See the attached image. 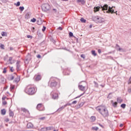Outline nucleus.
I'll return each mask as SVG.
<instances>
[{"instance_id":"39","label":"nucleus","mask_w":131,"mask_h":131,"mask_svg":"<svg viewBox=\"0 0 131 131\" xmlns=\"http://www.w3.org/2000/svg\"><path fill=\"white\" fill-rule=\"evenodd\" d=\"M36 21V19H35V18H33L31 20V22H33V23H34Z\"/></svg>"},{"instance_id":"63","label":"nucleus","mask_w":131,"mask_h":131,"mask_svg":"<svg viewBox=\"0 0 131 131\" xmlns=\"http://www.w3.org/2000/svg\"><path fill=\"white\" fill-rule=\"evenodd\" d=\"M128 93H131V89L130 88L128 89Z\"/></svg>"},{"instance_id":"23","label":"nucleus","mask_w":131,"mask_h":131,"mask_svg":"<svg viewBox=\"0 0 131 131\" xmlns=\"http://www.w3.org/2000/svg\"><path fill=\"white\" fill-rule=\"evenodd\" d=\"M68 105H70V104L67 103V104H65L64 105L60 107V109H61V110H63V109H64V108H65L66 107H67V106H68Z\"/></svg>"},{"instance_id":"1","label":"nucleus","mask_w":131,"mask_h":131,"mask_svg":"<svg viewBox=\"0 0 131 131\" xmlns=\"http://www.w3.org/2000/svg\"><path fill=\"white\" fill-rule=\"evenodd\" d=\"M96 110L100 113L103 117H108V116H109V112L106 106L104 105H100L96 107Z\"/></svg>"},{"instance_id":"26","label":"nucleus","mask_w":131,"mask_h":131,"mask_svg":"<svg viewBox=\"0 0 131 131\" xmlns=\"http://www.w3.org/2000/svg\"><path fill=\"white\" fill-rule=\"evenodd\" d=\"M15 89V86L14 85H10V91L11 92H13V90Z\"/></svg>"},{"instance_id":"7","label":"nucleus","mask_w":131,"mask_h":131,"mask_svg":"<svg viewBox=\"0 0 131 131\" xmlns=\"http://www.w3.org/2000/svg\"><path fill=\"white\" fill-rule=\"evenodd\" d=\"M37 109L39 110V111H43L45 110V106L41 103H39L37 105Z\"/></svg>"},{"instance_id":"42","label":"nucleus","mask_w":131,"mask_h":131,"mask_svg":"<svg viewBox=\"0 0 131 131\" xmlns=\"http://www.w3.org/2000/svg\"><path fill=\"white\" fill-rule=\"evenodd\" d=\"M1 49H2V50H5V45L1 44Z\"/></svg>"},{"instance_id":"37","label":"nucleus","mask_w":131,"mask_h":131,"mask_svg":"<svg viewBox=\"0 0 131 131\" xmlns=\"http://www.w3.org/2000/svg\"><path fill=\"white\" fill-rule=\"evenodd\" d=\"M52 11H53V14H56V13H57V12H58V10H57V9H56L55 8L53 9Z\"/></svg>"},{"instance_id":"64","label":"nucleus","mask_w":131,"mask_h":131,"mask_svg":"<svg viewBox=\"0 0 131 131\" xmlns=\"http://www.w3.org/2000/svg\"><path fill=\"white\" fill-rule=\"evenodd\" d=\"M122 126H123V124H120V127H122Z\"/></svg>"},{"instance_id":"13","label":"nucleus","mask_w":131,"mask_h":131,"mask_svg":"<svg viewBox=\"0 0 131 131\" xmlns=\"http://www.w3.org/2000/svg\"><path fill=\"white\" fill-rule=\"evenodd\" d=\"M27 127L28 128H32L33 127V124L31 123H28L27 125Z\"/></svg>"},{"instance_id":"12","label":"nucleus","mask_w":131,"mask_h":131,"mask_svg":"<svg viewBox=\"0 0 131 131\" xmlns=\"http://www.w3.org/2000/svg\"><path fill=\"white\" fill-rule=\"evenodd\" d=\"M78 88L79 89V90H80V91H82L83 92V91H84L85 89V86H82V85H79Z\"/></svg>"},{"instance_id":"30","label":"nucleus","mask_w":131,"mask_h":131,"mask_svg":"<svg viewBox=\"0 0 131 131\" xmlns=\"http://www.w3.org/2000/svg\"><path fill=\"white\" fill-rule=\"evenodd\" d=\"M92 130H98V129H99V127H96V126L92 127Z\"/></svg>"},{"instance_id":"35","label":"nucleus","mask_w":131,"mask_h":131,"mask_svg":"<svg viewBox=\"0 0 131 131\" xmlns=\"http://www.w3.org/2000/svg\"><path fill=\"white\" fill-rule=\"evenodd\" d=\"M126 106V105L124 103H123L121 105V108H123V109H124L125 108Z\"/></svg>"},{"instance_id":"49","label":"nucleus","mask_w":131,"mask_h":131,"mask_svg":"<svg viewBox=\"0 0 131 131\" xmlns=\"http://www.w3.org/2000/svg\"><path fill=\"white\" fill-rule=\"evenodd\" d=\"M6 98H7V96H3V97H2V100H3V101H5V100H6Z\"/></svg>"},{"instance_id":"50","label":"nucleus","mask_w":131,"mask_h":131,"mask_svg":"<svg viewBox=\"0 0 131 131\" xmlns=\"http://www.w3.org/2000/svg\"><path fill=\"white\" fill-rule=\"evenodd\" d=\"M39 119L40 120H43V119H46V117H42L39 118Z\"/></svg>"},{"instance_id":"41","label":"nucleus","mask_w":131,"mask_h":131,"mask_svg":"<svg viewBox=\"0 0 131 131\" xmlns=\"http://www.w3.org/2000/svg\"><path fill=\"white\" fill-rule=\"evenodd\" d=\"M20 11H24V7L23 6H20L19 8Z\"/></svg>"},{"instance_id":"44","label":"nucleus","mask_w":131,"mask_h":131,"mask_svg":"<svg viewBox=\"0 0 131 131\" xmlns=\"http://www.w3.org/2000/svg\"><path fill=\"white\" fill-rule=\"evenodd\" d=\"M41 131H47V128H42L40 129Z\"/></svg>"},{"instance_id":"31","label":"nucleus","mask_w":131,"mask_h":131,"mask_svg":"<svg viewBox=\"0 0 131 131\" xmlns=\"http://www.w3.org/2000/svg\"><path fill=\"white\" fill-rule=\"evenodd\" d=\"M1 82L3 84L6 83V79L1 78Z\"/></svg>"},{"instance_id":"47","label":"nucleus","mask_w":131,"mask_h":131,"mask_svg":"<svg viewBox=\"0 0 131 131\" xmlns=\"http://www.w3.org/2000/svg\"><path fill=\"white\" fill-rule=\"evenodd\" d=\"M46 29H47V28L43 26V28L42 29V31H46Z\"/></svg>"},{"instance_id":"9","label":"nucleus","mask_w":131,"mask_h":131,"mask_svg":"<svg viewBox=\"0 0 131 131\" xmlns=\"http://www.w3.org/2000/svg\"><path fill=\"white\" fill-rule=\"evenodd\" d=\"M20 61H17L16 63V70H17V71H18V70H20Z\"/></svg>"},{"instance_id":"11","label":"nucleus","mask_w":131,"mask_h":131,"mask_svg":"<svg viewBox=\"0 0 131 131\" xmlns=\"http://www.w3.org/2000/svg\"><path fill=\"white\" fill-rule=\"evenodd\" d=\"M9 61L10 62V64H14L15 63V60L13 59V57H9Z\"/></svg>"},{"instance_id":"25","label":"nucleus","mask_w":131,"mask_h":131,"mask_svg":"<svg viewBox=\"0 0 131 131\" xmlns=\"http://www.w3.org/2000/svg\"><path fill=\"white\" fill-rule=\"evenodd\" d=\"M117 102H115L112 103V105L114 108H116L117 107Z\"/></svg>"},{"instance_id":"8","label":"nucleus","mask_w":131,"mask_h":131,"mask_svg":"<svg viewBox=\"0 0 131 131\" xmlns=\"http://www.w3.org/2000/svg\"><path fill=\"white\" fill-rule=\"evenodd\" d=\"M51 95L52 97V99H53L54 100H57V99H58L59 96L58 95V94L57 93H55V92H54V91H52L51 93Z\"/></svg>"},{"instance_id":"54","label":"nucleus","mask_w":131,"mask_h":131,"mask_svg":"<svg viewBox=\"0 0 131 131\" xmlns=\"http://www.w3.org/2000/svg\"><path fill=\"white\" fill-rule=\"evenodd\" d=\"M60 111H62V110L61 109L60 107H59V108L57 110V112H60Z\"/></svg>"},{"instance_id":"40","label":"nucleus","mask_w":131,"mask_h":131,"mask_svg":"<svg viewBox=\"0 0 131 131\" xmlns=\"http://www.w3.org/2000/svg\"><path fill=\"white\" fill-rule=\"evenodd\" d=\"M3 73H7V68H4L3 69Z\"/></svg>"},{"instance_id":"43","label":"nucleus","mask_w":131,"mask_h":131,"mask_svg":"<svg viewBox=\"0 0 131 131\" xmlns=\"http://www.w3.org/2000/svg\"><path fill=\"white\" fill-rule=\"evenodd\" d=\"M69 36H70V37H72V36H73V33L70 32L69 33Z\"/></svg>"},{"instance_id":"16","label":"nucleus","mask_w":131,"mask_h":131,"mask_svg":"<svg viewBox=\"0 0 131 131\" xmlns=\"http://www.w3.org/2000/svg\"><path fill=\"white\" fill-rule=\"evenodd\" d=\"M22 111H23V112H25L26 113H28V114H30V113H29V111L28 110H27V109H26L25 108H23L21 109Z\"/></svg>"},{"instance_id":"33","label":"nucleus","mask_w":131,"mask_h":131,"mask_svg":"<svg viewBox=\"0 0 131 131\" xmlns=\"http://www.w3.org/2000/svg\"><path fill=\"white\" fill-rule=\"evenodd\" d=\"M54 127H47L46 129L47 130H51V129H53Z\"/></svg>"},{"instance_id":"38","label":"nucleus","mask_w":131,"mask_h":131,"mask_svg":"<svg viewBox=\"0 0 131 131\" xmlns=\"http://www.w3.org/2000/svg\"><path fill=\"white\" fill-rule=\"evenodd\" d=\"M84 93H83L82 94H81V95H80L79 96L75 97L74 99H77L78 98H80V97H81V96H83V95H84Z\"/></svg>"},{"instance_id":"59","label":"nucleus","mask_w":131,"mask_h":131,"mask_svg":"<svg viewBox=\"0 0 131 131\" xmlns=\"http://www.w3.org/2000/svg\"><path fill=\"white\" fill-rule=\"evenodd\" d=\"M10 71H11V72H13L14 70L13 69V67H11V68Z\"/></svg>"},{"instance_id":"62","label":"nucleus","mask_w":131,"mask_h":131,"mask_svg":"<svg viewBox=\"0 0 131 131\" xmlns=\"http://www.w3.org/2000/svg\"><path fill=\"white\" fill-rule=\"evenodd\" d=\"M4 61H7L8 58L7 57H4Z\"/></svg>"},{"instance_id":"58","label":"nucleus","mask_w":131,"mask_h":131,"mask_svg":"<svg viewBox=\"0 0 131 131\" xmlns=\"http://www.w3.org/2000/svg\"><path fill=\"white\" fill-rule=\"evenodd\" d=\"M2 3H5L6 2H8V0H2Z\"/></svg>"},{"instance_id":"5","label":"nucleus","mask_w":131,"mask_h":131,"mask_svg":"<svg viewBox=\"0 0 131 131\" xmlns=\"http://www.w3.org/2000/svg\"><path fill=\"white\" fill-rule=\"evenodd\" d=\"M93 21L96 22V23H102L104 22V19L102 17L99 16H93L92 17Z\"/></svg>"},{"instance_id":"53","label":"nucleus","mask_w":131,"mask_h":131,"mask_svg":"<svg viewBox=\"0 0 131 131\" xmlns=\"http://www.w3.org/2000/svg\"><path fill=\"white\" fill-rule=\"evenodd\" d=\"M37 58H38V59H40V58H41V55H37Z\"/></svg>"},{"instance_id":"19","label":"nucleus","mask_w":131,"mask_h":131,"mask_svg":"<svg viewBox=\"0 0 131 131\" xmlns=\"http://www.w3.org/2000/svg\"><path fill=\"white\" fill-rule=\"evenodd\" d=\"M100 8H101V7H99V6L94 7V11L98 12V11H99V10H100Z\"/></svg>"},{"instance_id":"52","label":"nucleus","mask_w":131,"mask_h":131,"mask_svg":"<svg viewBox=\"0 0 131 131\" xmlns=\"http://www.w3.org/2000/svg\"><path fill=\"white\" fill-rule=\"evenodd\" d=\"M27 37H28V38H32V36H31L30 35H28Z\"/></svg>"},{"instance_id":"24","label":"nucleus","mask_w":131,"mask_h":131,"mask_svg":"<svg viewBox=\"0 0 131 131\" xmlns=\"http://www.w3.org/2000/svg\"><path fill=\"white\" fill-rule=\"evenodd\" d=\"M9 116L10 117H12L13 118V117H14V113L13 112V111H10L9 113Z\"/></svg>"},{"instance_id":"46","label":"nucleus","mask_w":131,"mask_h":131,"mask_svg":"<svg viewBox=\"0 0 131 131\" xmlns=\"http://www.w3.org/2000/svg\"><path fill=\"white\" fill-rule=\"evenodd\" d=\"M14 76L13 75L11 76L10 78V80H13V79H14Z\"/></svg>"},{"instance_id":"18","label":"nucleus","mask_w":131,"mask_h":131,"mask_svg":"<svg viewBox=\"0 0 131 131\" xmlns=\"http://www.w3.org/2000/svg\"><path fill=\"white\" fill-rule=\"evenodd\" d=\"M6 109H3L1 110V114L2 115H6Z\"/></svg>"},{"instance_id":"2","label":"nucleus","mask_w":131,"mask_h":131,"mask_svg":"<svg viewBox=\"0 0 131 131\" xmlns=\"http://www.w3.org/2000/svg\"><path fill=\"white\" fill-rule=\"evenodd\" d=\"M100 7L101 8L102 11H106V13L108 14L111 13V14H113L115 13L116 14L117 11L114 12V9H113V7H108V5L105 4L103 6L101 5Z\"/></svg>"},{"instance_id":"27","label":"nucleus","mask_w":131,"mask_h":131,"mask_svg":"<svg viewBox=\"0 0 131 131\" xmlns=\"http://www.w3.org/2000/svg\"><path fill=\"white\" fill-rule=\"evenodd\" d=\"M91 53H92V55H93V56H97V53H96V51H95V50H92V51H91Z\"/></svg>"},{"instance_id":"3","label":"nucleus","mask_w":131,"mask_h":131,"mask_svg":"<svg viewBox=\"0 0 131 131\" xmlns=\"http://www.w3.org/2000/svg\"><path fill=\"white\" fill-rule=\"evenodd\" d=\"M37 91V89L34 87H30L28 86L27 88L25 89V92L28 95L30 96H33V95H35Z\"/></svg>"},{"instance_id":"60","label":"nucleus","mask_w":131,"mask_h":131,"mask_svg":"<svg viewBox=\"0 0 131 131\" xmlns=\"http://www.w3.org/2000/svg\"><path fill=\"white\" fill-rule=\"evenodd\" d=\"M9 118H6V119H5V121L6 122H9Z\"/></svg>"},{"instance_id":"57","label":"nucleus","mask_w":131,"mask_h":131,"mask_svg":"<svg viewBox=\"0 0 131 131\" xmlns=\"http://www.w3.org/2000/svg\"><path fill=\"white\" fill-rule=\"evenodd\" d=\"M58 29H59V30H63V28L61 27H58Z\"/></svg>"},{"instance_id":"29","label":"nucleus","mask_w":131,"mask_h":131,"mask_svg":"<svg viewBox=\"0 0 131 131\" xmlns=\"http://www.w3.org/2000/svg\"><path fill=\"white\" fill-rule=\"evenodd\" d=\"M1 34L3 36H7L8 35V34H7V32H2Z\"/></svg>"},{"instance_id":"21","label":"nucleus","mask_w":131,"mask_h":131,"mask_svg":"<svg viewBox=\"0 0 131 131\" xmlns=\"http://www.w3.org/2000/svg\"><path fill=\"white\" fill-rule=\"evenodd\" d=\"M116 47L117 50L118 51H119V52H120L121 51L122 49L120 48V47H119L118 46V44L116 45Z\"/></svg>"},{"instance_id":"17","label":"nucleus","mask_w":131,"mask_h":131,"mask_svg":"<svg viewBox=\"0 0 131 131\" xmlns=\"http://www.w3.org/2000/svg\"><path fill=\"white\" fill-rule=\"evenodd\" d=\"M19 81H20V77L17 76L14 80V82H16V83H17V82H19Z\"/></svg>"},{"instance_id":"15","label":"nucleus","mask_w":131,"mask_h":131,"mask_svg":"<svg viewBox=\"0 0 131 131\" xmlns=\"http://www.w3.org/2000/svg\"><path fill=\"white\" fill-rule=\"evenodd\" d=\"M77 3H80L81 5H84L85 4V1L84 0H77Z\"/></svg>"},{"instance_id":"4","label":"nucleus","mask_w":131,"mask_h":131,"mask_svg":"<svg viewBox=\"0 0 131 131\" xmlns=\"http://www.w3.org/2000/svg\"><path fill=\"white\" fill-rule=\"evenodd\" d=\"M58 84V82L56 81V78L52 77L50 78V79L48 82V85L50 86V88H55Z\"/></svg>"},{"instance_id":"6","label":"nucleus","mask_w":131,"mask_h":131,"mask_svg":"<svg viewBox=\"0 0 131 131\" xmlns=\"http://www.w3.org/2000/svg\"><path fill=\"white\" fill-rule=\"evenodd\" d=\"M41 9L43 12H48L51 10V6L48 4H44L42 5Z\"/></svg>"},{"instance_id":"10","label":"nucleus","mask_w":131,"mask_h":131,"mask_svg":"<svg viewBox=\"0 0 131 131\" xmlns=\"http://www.w3.org/2000/svg\"><path fill=\"white\" fill-rule=\"evenodd\" d=\"M35 80L36 81H38L39 80H40L41 79V76L40 75H37L35 76Z\"/></svg>"},{"instance_id":"56","label":"nucleus","mask_w":131,"mask_h":131,"mask_svg":"<svg viewBox=\"0 0 131 131\" xmlns=\"http://www.w3.org/2000/svg\"><path fill=\"white\" fill-rule=\"evenodd\" d=\"M98 52L99 54H101V53H102V51L101 50V49H98Z\"/></svg>"},{"instance_id":"55","label":"nucleus","mask_w":131,"mask_h":131,"mask_svg":"<svg viewBox=\"0 0 131 131\" xmlns=\"http://www.w3.org/2000/svg\"><path fill=\"white\" fill-rule=\"evenodd\" d=\"M60 111H62V110L61 109L60 107H59V108L57 110V112H60Z\"/></svg>"},{"instance_id":"48","label":"nucleus","mask_w":131,"mask_h":131,"mask_svg":"<svg viewBox=\"0 0 131 131\" xmlns=\"http://www.w3.org/2000/svg\"><path fill=\"white\" fill-rule=\"evenodd\" d=\"M3 105L5 106V105H7V101H4L2 102Z\"/></svg>"},{"instance_id":"28","label":"nucleus","mask_w":131,"mask_h":131,"mask_svg":"<svg viewBox=\"0 0 131 131\" xmlns=\"http://www.w3.org/2000/svg\"><path fill=\"white\" fill-rule=\"evenodd\" d=\"M80 21H81V22H82V23H85V22H86V20H85V19H84L82 17L81 18Z\"/></svg>"},{"instance_id":"14","label":"nucleus","mask_w":131,"mask_h":131,"mask_svg":"<svg viewBox=\"0 0 131 131\" xmlns=\"http://www.w3.org/2000/svg\"><path fill=\"white\" fill-rule=\"evenodd\" d=\"M37 24L38 25H41L42 24V20L41 18H39L37 20Z\"/></svg>"},{"instance_id":"51","label":"nucleus","mask_w":131,"mask_h":131,"mask_svg":"<svg viewBox=\"0 0 131 131\" xmlns=\"http://www.w3.org/2000/svg\"><path fill=\"white\" fill-rule=\"evenodd\" d=\"M77 101L76 100H75L72 102V104H77Z\"/></svg>"},{"instance_id":"34","label":"nucleus","mask_w":131,"mask_h":131,"mask_svg":"<svg viewBox=\"0 0 131 131\" xmlns=\"http://www.w3.org/2000/svg\"><path fill=\"white\" fill-rule=\"evenodd\" d=\"M91 119L92 121H95V120H96V117L92 116L91 117Z\"/></svg>"},{"instance_id":"32","label":"nucleus","mask_w":131,"mask_h":131,"mask_svg":"<svg viewBox=\"0 0 131 131\" xmlns=\"http://www.w3.org/2000/svg\"><path fill=\"white\" fill-rule=\"evenodd\" d=\"M93 82H94V84H95V88H99V84H98V83H97V82H96V81H94Z\"/></svg>"},{"instance_id":"36","label":"nucleus","mask_w":131,"mask_h":131,"mask_svg":"<svg viewBox=\"0 0 131 131\" xmlns=\"http://www.w3.org/2000/svg\"><path fill=\"white\" fill-rule=\"evenodd\" d=\"M14 5L16 6V7H19L20 6V2H17L16 3H15Z\"/></svg>"},{"instance_id":"22","label":"nucleus","mask_w":131,"mask_h":131,"mask_svg":"<svg viewBox=\"0 0 131 131\" xmlns=\"http://www.w3.org/2000/svg\"><path fill=\"white\" fill-rule=\"evenodd\" d=\"M117 101L118 103H121V102H122L123 100H122V99H121V98L118 97L117 98Z\"/></svg>"},{"instance_id":"45","label":"nucleus","mask_w":131,"mask_h":131,"mask_svg":"<svg viewBox=\"0 0 131 131\" xmlns=\"http://www.w3.org/2000/svg\"><path fill=\"white\" fill-rule=\"evenodd\" d=\"M81 58H82L83 59H84L85 58V55H84V54H81Z\"/></svg>"},{"instance_id":"61","label":"nucleus","mask_w":131,"mask_h":131,"mask_svg":"<svg viewBox=\"0 0 131 131\" xmlns=\"http://www.w3.org/2000/svg\"><path fill=\"white\" fill-rule=\"evenodd\" d=\"M7 89H8V86H7L6 87H4V91H6Z\"/></svg>"},{"instance_id":"20","label":"nucleus","mask_w":131,"mask_h":131,"mask_svg":"<svg viewBox=\"0 0 131 131\" xmlns=\"http://www.w3.org/2000/svg\"><path fill=\"white\" fill-rule=\"evenodd\" d=\"M63 74H65V75H69L70 74V72L69 71H63Z\"/></svg>"}]
</instances>
